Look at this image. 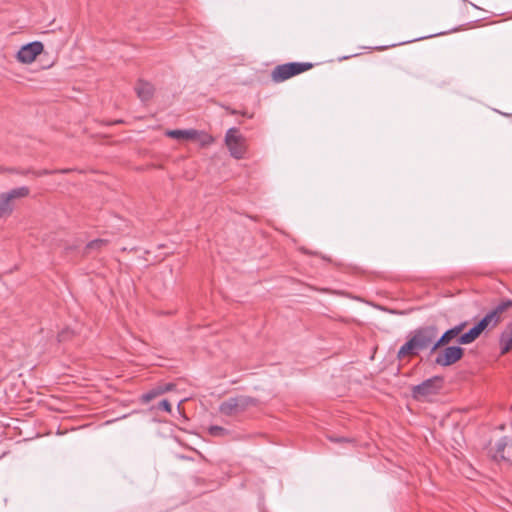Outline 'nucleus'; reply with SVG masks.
<instances>
[{"mask_svg": "<svg viewBox=\"0 0 512 512\" xmlns=\"http://www.w3.org/2000/svg\"><path fill=\"white\" fill-rule=\"evenodd\" d=\"M439 330L436 325L420 326L409 334V339L405 342L397 352V358L403 359L407 356H416L419 352L429 349L432 351L433 344L436 342Z\"/></svg>", "mask_w": 512, "mask_h": 512, "instance_id": "1", "label": "nucleus"}, {"mask_svg": "<svg viewBox=\"0 0 512 512\" xmlns=\"http://www.w3.org/2000/svg\"><path fill=\"white\" fill-rule=\"evenodd\" d=\"M312 67L313 64L310 62H289L277 65L271 72V78L275 83H280L308 71Z\"/></svg>", "mask_w": 512, "mask_h": 512, "instance_id": "2", "label": "nucleus"}, {"mask_svg": "<svg viewBox=\"0 0 512 512\" xmlns=\"http://www.w3.org/2000/svg\"><path fill=\"white\" fill-rule=\"evenodd\" d=\"M30 189L26 186L13 188L7 192L0 193V219L9 217L13 210V201L25 198L29 195Z\"/></svg>", "mask_w": 512, "mask_h": 512, "instance_id": "3", "label": "nucleus"}, {"mask_svg": "<svg viewBox=\"0 0 512 512\" xmlns=\"http://www.w3.org/2000/svg\"><path fill=\"white\" fill-rule=\"evenodd\" d=\"M225 145L230 155L235 159H242L246 154V140L239 133L238 128H229L225 134Z\"/></svg>", "mask_w": 512, "mask_h": 512, "instance_id": "4", "label": "nucleus"}, {"mask_svg": "<svg viewBox=\"0 0 512 512\" xmlns=\"http://www.w3.org/2000/svg\"><path fill=\"white\" fill-rule=\"evenodd\" d=\"M255 400L248 396H239L229 398L222 402L219 407V411L227 416H231L234 413L244 411L248 406L254 405Z\"/></svg>", "mask_w": 512, "mask_h": 512, "instance_id": "5", "label": "nucleus"}, {"mask_svg": "<svg viewBox=\"0 0 512 512\" xmlns=\"http://www.w3.org/2000/svg\"><path fill=\"white\" fill-rule=\"evenodd\" d=\"M442 377L434 376L422 383L412 387V396L416 400H420L427 396L435 395L441 388Z\"/></svg>", "mask_w": 512, "mask_h": 512, "instance_id": "6", "label": "nucleus"}, {"mask_svg": "<svg viewBox=\"0 0 512 512\" xmlns=\"http://www.w3.org/2000/svg\"><path fill=\"white\" fill-rule=\"evenodd\" d=\"M463 356L464 349L459 345L447 346L437 354L435 363L439 366L447 367L458 362Z\"/></svg>", "mask_w": 512, "mask_h": 512, "instance_id": "7", "label": "nucleus"}, {"mask_svg": "<svg viewBox=\"0 0 512 512\" xmlns=\"http://www.w3.org/2000/svg\"><path fill=\"white\" fill-rule=\"evenodd\" d=\"M43 44L40 41H34L23 45L17 52V60L24 64L33 62L36 57L43 51Z\"/></svg>", "mask_w": 512, "mask_h": 512, "instance_id": "8", "label": "nucleus"}, {"mask_svg": "<svg viewBox=\"0 0 512 512\" xmlns=\"http://www.w3.org/2000/svg\"><path fill=\"white\" fill-rule=\"evenodd\" d=\"M508 445V437H501L496 443L495 446L490 448L489 455L496 462L507 461L508 459L504 455L505 448Z\"/></svg>", "mask_w": 512, "mask_h": 512, "instance_id": "9", "label": "nucleus"}, {"mask_svg": "<svg viewBox=\"0 0 512 512\" xmlns=\"http://www.w3.org/2000/svg\"><path fill=\"white\" fill-rule=\"evenodd\" d=\"M154 91V86L143 80H139L135 86V92L142 102L149 101L153 97Z\"/></svg>", "mask_w": 512, "mask_h": 512, "instance_id": "10", "label": "nucleus"}, {"mask_svg": "<svg viewBox=\"0 0 512 512\" xmlns=\"http://www.w3.org/2000/svg\"><path fill=\"white\" fill-rule=\"evenodd\" d=\"M174 387H175V384H173V383L160 384V385L154 387L153 389H151L150 391H148L147 393L143 394L142 400L144 402H149L159 395H162L166 392L172 391L174 389Z\"/></svg>", "mask_w": 512, "mask_h": 512, "instance_id": "11", "label": "nucleus"}, {"mask_svg": "<svg viewBox=\"0 0 512 512\" xmlns=\"http://www.w3.org/2000/svg\"><path fill=\"white\" fill-rule=\"evenodd\" d=\"M108 243L109 241L107 239H94L86 244L83 255L88 256L92 253L101 252L104 248L107 247Z\"/></svg>", "mask_w": 512, "mask_h": 512, "instance_id": "12", "label": "nucleus"}, {"mask_svg": "<svg viewBox=\"0 0 512 512\" xmlns=\"http://www.w3.org/2000/svg\"><path fill=\"white\" fill-rule=\"evenodd\" d=\"M166 135L173 138V139H185V140H194L197 138L198 131L194 129H187V130H169L166 132Z\"/></svg>", "mask_w": 512, "mask_h": 512, "instance_id": "13", "label": "nucleus"}, {"mask_svg": "<svg viewBox=\"0 0 512 512\" xmlns=\"http://www.w3.org/2000/svg\"><path fill=\"white\" fill-rule=\"evenodd\" d=\"M482 332L474 325L472 328H470L467 332L462 333L457 339V343L459 345H467L474 342Z\"/></svg>", "mask_w": 512, "mask_h": 512, "instance_id": "14", "label": "nucleus"}, {"mask_svg": "<svg viewBox=\"0 0 512 512\" xmlns=\"http://www.w3.org/2000/svg\"><path fill=\"white\" fill-rule=\"evenodd\" d=\"M456 337L457 335L452 328L446 330L439 338H436L432 351H437L440 347L448 345Z\"/></svg>", "mask_w": 512, "mask_h": 512, "instance_id": "15", "label": "nucleus"}, {"mask_svg": "<svg viewBox=\"0 0 512 512\" xmlns=\"http://www.w3.org/2000/svg\"><path fill=\"white\" fill-rule=\"evenodd\" d=\"M499 324L498 320L493 317V314L488 312L481 320H479L475 326L484 332L486 329H492Z\"/></svg>", "mask_w": 512, "mask_h": 512, "instance_id": "16", "label": "nucleus"}, {"mask_svg": "<svg viewBox=\"0 0 512 512\" xmlns=\"http://www.w3.org/2000/svg\"><path fill=\"white\" fill-rule=\"evenodd\" d=\"M512 307V300L511 299H505L500 301L491 311L490 313L493 314V317L498 320L500 323L502 319V314Z\"/></svg>", "mask_w": 512, "mask_h": 512, "instance_id": "17", "label": "nucleus"}, {"mask_svg": "<svg viewBox=\"0 0 512 512\" xmlns=\"http://www.w3.org/2000/svg\"><path fill=\"white\" fill-rule=\"evenodd\" d=\"M501 355L508 353L512 349V333L503 331L499 338Z\"/></svg>", "mask_w": 512, "mask_h": 512, "instance_id": "18", "label": "nucleus"}, {"mask_svg": "<svg viewBox=\"0 0 512 512\" xmlns=\"http://www.w3.org/2000/svg\"><path fill=\"white\" fill-rule=\"evenodd\" d=\"M70 172V169H61V170H48V169H43V170H31V174H33L35 177H42V176H45V175H50V174H53V173H68Z\"/></svg>", "mask_w": 512, "mask_h": 512, "instance_id": "19", "label": "nucleus"}, {"mask_svg": "<svg viewBox=\"0 0 512 512\" xmlns=\"http://www.w3.org/2000/svg\"><path fill=\"white\" fill-rule=\"evenodd\" d=\"M466 325H467V322L464 321V322H461V323L455 325L454 327H452L453 331L457 335V338L462 334V332L465 329Z\"/></svg>", "mask_w": 512, "mask_h": 512, "instance_id": "20", "label": "nucleus"}, {"mask_svg": "<svg viewBox=\"0 0 512 512\" xmlns=\"http://www.w3.org/2000/svg\"><path fill=\"white\" fill-rule=\"evenodd\" d=\"M466 325H467V322L464 321V322H461V323L455 325L454 327H452L453 331L457 335V338L462 334V332L465 329Z\"/></svg>", "mask_w": 512, "mask_h": 512, "instance_id": "21", "label": "nucleus"}, {"mask_svg": "<svg viewBox=\"0 0 512 512\" xmlns=\"http://www.w3.org/2000/svg\"><path fill=\"white\" fill-rule=\"evenodd\" d=\"M225 429L223 427H220V426H211L209 428V432L211 435L213 436H220L224 433Z\"/></svg>", "mask_w": 512, "mask_h": 512, "instance_id": "22", "label": "nucleus"}, {"mask_svg": "<svg viewBox=\"0 0 512 512\" xmlns=\"http://www.w3.org/2000/svg\"><path fill=\"white\" fill-rule=\"evenodd\" d=\"M158 407H159V409L164 410L168 413H170L172 410L170 402L166 399H163L162 401H160Z\"/></svg>", "mask_w": 512, "mask_h": 512, "instance_id": "23", "label": "nucleus"}, {"mask_svg": "<svg viewBox=\"0 0 512 512\" xmlns=\"http://www.w3.org/2000/svg\"><path fill=\"white\" fill-rule=\"evenodd\" d=\"M7 172L17 173V174H21V175H27V174L31 173V169L18 170V169H15V168H7Z\"/></svg>", "mask_w": 512, "mask_h": 512, "instance_id": "24", "label": "nucleus"}, {"mask_svg": "<svg viewBox=\"0 0 512 512\" xmlns=\"http://www.w3.org/2000/svg\"><path fill=\"white\" fill-rule=\"evenodd\" d=\"M329 440L332 441V442H350V440L348 438H344V437H333V436H330Z\"/></svg>", "mask_w": 512, "mask_h": 512, "instance_id": "25", "label": "nucleus"}, {"mask_svg": "<svg viewBox=\"0 0 512 512\" xmlns=\"http://www.w3.org/2000/svg\"><path fill=\"white\" fill-rule=\"evenodd\" d=\"M214 142V139L210 135H206V139L203 141L204 144H211Z\"/></svg>", "mask_w": 512, "mask_h": 512, "instance_id": "26", "label": "nucleus"}, {"mask_svg": "<svg viewBox=\"0 0 512 512\" xmlns=\"http://www.w3.org/2000/svg\"><path fill=\"white\" fill-rule=\"evenodd\" d=\"M226 110L231 114V115H236V114H239L240 112L235 110V109H232V108H229L227 107Z\"/></svg>", "mask_w": 512, "mask_h": 512, "instance_id": "27", "label": "nucleus"}, {"mask_svg": "<svg viewBox=\"0 0 512 512\" xmlns=\"http://www.w3.org/2000/svg\"><path fill=\"white\" fill-rule=\"evenodd\" d=\"M239 114L245 116V117H248V118H251L252 115H248L247 112H240Z\"/></svg>", "mask_w": 512, "mask_h": 512, "instance_id": "28", "label": "nucleus"}, {"mask_svg": "<svg viewBox=\"0 0 512 512\" xmlns=\"http://www.w3.org/2000/svg\"><path fill=\"white\" fill-rule=\"evenodd\" d=\"M7 172V168L0 166V173Z\"/></svg>", "mask_w": 512, "mask_h": 512, "instance_id": "29", "label": "nucleus"}, {"mask_svg": "<svg viewBox=\"0 0 512 512\" xmlns=\"http://www.w3.org/2000/svg\"><path fill=\"white\" fill-rule=\"evenodd\" d=\"M7 503H8V499H7V497H5V498L3 499V505H4V506H6V505H7Z\"/></svg>", "mask_w": 512, "mask_h": 512, "instance_id": "30", "label": "nucleus"}]
</instances>
